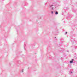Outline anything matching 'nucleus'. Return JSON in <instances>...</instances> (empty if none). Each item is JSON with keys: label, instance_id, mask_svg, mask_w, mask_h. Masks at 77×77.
<instances>
[{"label": "nucleus", "instance_id": "1", "mask_svg": "<svg viewBox=\"0 0 77 77\" xmlns=\"http://www.w3.org/2000/svg\"><path fill=\"white\" fill-rule=\"evenodd\" d=\"M56 6V3H53V4L52 5H50V9H52L53 10L54 9L53 8V6Z\"/></svg>", "mask_w": 77, "mask_h": 77}, {"label": "nucleus", "instance_id": "2", "mask_svg": "<svg viewBox=\"0 0 77 77\" xmlns=\"http://www.w3.org/2000/svg\"><path fill=\"white\" fill-rule=\"evenodd\" d=\"M70 40L72 42V44H74V42H75V40H74V39H73L72 40Z\"/></svg>", "mask_w": 77, "mask_h": 77}, {"label": "nucleus", "instance_id": "3", "mask_svg": "<svg viewBox=\"0 0 77 77\" xmlns=\"http://www.w3.org/2000/svg\"><path fill=\"white\" fill-rule=\"evenodd\" d=\"M73 62H74V59H72V60L70 61V63H73Z\"/></svg>", "mask_w": 77, "mask_h": 77}, {"label": "nucleus", "instance_id": "4", "mask_svg": "<svg viewBox=\"0 0 77 77\" xmlns=\"http://www.w3.org/2000/svg\"><path fill=\"white\" fill-rule=\"evenodd\" d=\"M72 47L73 48V50H75V49L77 47L75 46H73V47Z\"/></svg>", "mask_w": 77, "mask_h": 77}, {"label": "nucleus", "instance_id": "5", "mask_svg": "<svg viewBox=\"0 0 77 77\" xmlns=\"http://www.w3.org/2000/svg\"><path fill=\"white\" fill-rule=\"evenodd\" d=\"M58 14V12L57 11H55V15H57Z\"/></svg>", "mask_w": 77, "mask_h": 77}, {"label": "nucleus", "instance_id": "6", "mask_svg": "<svg viewBox=\"0 0 77 77\" xmlns=\"http://www.w3.org/2000/svg\"><path fill=\"white\" fill-rule=\"evenodd\" d=\"M25 47H26V43H25V44H24V49H25Z\"/></svg>", "mask_w": 77, "mask_h": 77}, {"label": "nucleus", "instance_id": "7", "mask_svg": "<svg viewBox=\"0 0 77 77\" xmlns=\"http://www.w3.org/2000/svg\"><path fill=\"white\" fill-rule=\"evenodd\" d=\"M23 71H24V69H22V72H23Z\"/></svg>", "mask_w": 77, "mask_h": 77}, {"label": "nucleus", "instance_id": "8", "mask_svg": "<svg viewBox=\"0 0 77 77\" xmlns=\"http://www.w3.org/2000/svg\"><path fill=\"white\" fill-rule=\"evenodd\" d=\"M51 13L52 14H53V11H51Z\"/></svg>", "mask_w": 77, "mask_h": 77}, {"label": "nucleus", "instance_id": "9", "mask_svg": "<svg viewBox=\"0 0 77 77\" xmlns=\"http://www.w3.org/2000/svg\"><path fill=\"white\" fill-rule=\"evenodd\" d=\"M70 73H71V74H72V72H70Z\"/></svg>", "mask_w": 77, "mask_h": 77}, {"label": "nucleus", "instance_id": "10", "mask_svg": "<svg viewBox=\"0 0 77 77\" xmlns=\"http://www.w3.org/2000/svg\"><path fill=\"white\" fill-rule=\"evenodd\" d=\"M67 32H65V34H67Z\"/></svg>", "mask_w": 77, "mask_h": 77}, {"label": "nucleus", "instance_id": "11", "mask_svg": "<svg viewBox=\"0 0 77 77\" xmlns=\"http://www.w3.org/2000/svg\"><path fill=\"white\" fill-rule=\"evenodd\" d=\"M58 47H60V45H58Z\"/></svg>", "mask_w": 77, "mask_h": 77}, {"label": "nucleus", "instance_id": "12", "mask_svg": "<svg viewBox=\"0 0 77 77\" xmlns=\"http://www.w3.org/2000/svg\"><path fill=\"white\" fill-rule=\"evenodd\" d=\"M67 52H69V51L67 50Z\"/></svg>", "mask_w": 77, "mask_h": 77}, {"label": "nucleus", "instance_id": "13", "mask_svg": "<svg viewBox=\"0 0 77 77\" xmlns=\"http://www.w3.org/2000/svg\"><path fill=\"white\" fill-rule=\"evenodd\" d=\"M62 42L60 44H62Z\"/></svg>", "mask_w": 77, "mask_h": 77}, {"label": "nucleus", "instance_id": "14", "mask_svg": "<svg viewBox=\"0 0 77 77\" xmlns=\"http://www.w3.org/2000/svg\"><path fill=\"white\" fill-rule=\"evenodd\" d=\"M55 38H56V37H55Z\"/></svg>", "mask_w": 77, "mask_h": 77}]
</instances>
